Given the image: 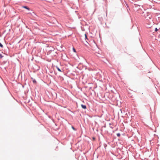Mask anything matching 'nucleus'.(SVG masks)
I'll return each instance as SVG.
<instances>
[{
	"instance_id": "nucleus-1",
	"label": "nucleus",
	"mask_w": 160,
	"mask_h": 160,
	"mask_svg": "<svg viewBox=\"0 0 160 160\" xmlns=\"http://www.w3.org/2000/svg\"><path fill=\"white\" fill-rule=\"evenodd\" d=\"M81 106L82 108L84 109H85L86 108V107L85 105L82 104Z\"/></svg>"
},
{
	"instance_id": "nucleus-2",
	"label": "nucleus",
	"mask_w": 160,
	"mask_h": 160,
	"mask_svg": "<svg viewBox=\"0 0 160 160\" xmlns=\"http://www.w3.org/2000/svg\"><path fill=\"white\" fill-rule=\"evenodd\" d=\"M22 7L28 9V10H30L29 8H28V7H27V6H23Z\"/></svg>"
},
{
	"instance_id": "nucleus-3",
	"label": "nucleus",
	"mask_w": 160,
	"mask_h": 160,
	"mask_svg": "<svg viewBox=\"0 0 160 160\" xmlns=\"http://www.w3.org/2000/svg\"><path fill=\"white\" fill-rule=\"evenodd\" d=\"M56 68L60 72H62L61 70L59 69V68L58 67H56Z\"/></svg>"
},
{
	"instance_id": "nucleus-4",
	"label": "nucleus",
	"mask_w": 160,
	"mask_h": 160,
	"mask_svg": "<svg viewBox=\"0 0 160 160\" xmlns=\"http://www.w3.org/2000/svg\"><path fill=\"white\" fill-rule=\"evenodd\" d=\"M33 82L34 83H36V81L35 79H34V80H33Z\"/></svg>"
},
{
	"instance_id": "nucleus-5",
	"label": "nucleus",
	"mask_w": 160,
	"mask_h": 160,
	"mask_svg": "<svg viewBox=\"0 0 160 160\" xmlns=\"http://www.w3.org/2000/svg\"><path fill=\"white\" fill-rule=\"evenodd\" d=\"M0 47L1 48L3 47V45L1 43H0Z\"/></svg>"
},
{
	"instance_id": "nucleus-6",
	"label": "nucleus",
	"mask_w": 160,
	"mask_h": 160,
	"mask_svg": "<svg viewBox=\"0 0 160 160\" xmlns=\"http://www.w3.org/2000/svg\"><path fill=\"white\" fill-rule=\"evenodd\" d=\"M117 136H118V137H119L120 136V134L119 133H118L117 134Z\"/></svg>"
},
{
	"instance_id": "nucleus-7",
	"label": "nucleus",
	"mask_w": 160,
	"mask_h": 160,
	"mask_svg": "<svg viewBox=\"0 0 160 160\" xmlns=\"http://www.w3.org/2000/svg\"><path fill=\"white\" fill-rule=\"evenodd\" d=\"M3 57V56L2 55V54H0V58H2Z\"/></svg>"
},
{
	"instance_id": "nucleus-8",
	"label": "nucleus",
	"mask_w": 160,
	"mask_h": 160,
	"mask_svg": "<svg viewBox=\"0 0 160 160\" xmlns=\"http://www.w3.org/2000/svg\"><path fill=\"white\" fill-rule=\"evenodd\" d=\"M158 29L157 28H155V31L156 32H157V31H158Z\"/></svg>"
},
{
	"instance_id": "nucleus-9",
	"label": "nucleus",
	"mask_w": 160,
	"mask_h": 160,
	"mask_svg": "<svg viewBox=\"0 0 160 160\" xmlns=\"http://www.w3.org/2000/svg\"><path fill=\"white\" fill-rule=\"evenodd\" d=\"M73 51L74 52H76V50H75V49L74 48H73Z\"/></svg>"
},
{
	"instance_id": "nucleus-10",
	"label": "nucleus",
	"mask_w": 160,
	"mask_h": 160,
	"mask_svg": "<svg viewBox=\"0 0 160 160\" xmlns=\"http://www.w3.org/2000/svg\"><path fill=\"white\" fill-rule=\"evenodd\" d=\"M84 35H85V39H87L86 34H85Z\"/></svg>"
},
{
	"instance_id": "nucleus-11",
	"label": "nucleus",
	"mask_w": 160,
	"mask_h": 160,
	"mask_svg": "<svg viewBox=\"0 0 160 160\" xmlns=\"http://www.w3.org/2000/svg\"><path fill=\"white\" fill-rule=\"evenodd\" d=\"M72 128L73 130H75V128H74V127H72Z\"/></svg>"
}]
</instances>
